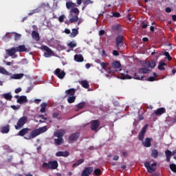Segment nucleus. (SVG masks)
<instances>
[{
  "instance_id": "64",
  "label": "nucleus",
  "mask_w": 176,
  "mask_h": 176,
  "mask_svg": "<svg viewBox=\"0 0 176 176\" xmlns=\"http://www.w3.org/2000/svg\"><path fill=\"white\" fill-rule=\"evenodd\" d=\"M104 34H105V30H100V31L99 32V35H100V36H102V35H104Z\"/></svg>"
},
{
  "instance_id": "37",
  "label": "nucleus",
  "mask_w": 176,
  "mask_h": 176,
  "mask_svg": "<svg viewBox=\"0 0 176 176\" xmlns=\"http://www.w3.org/2000/svg\"><path fill=\"white\" fill-rule=\"evenodd\" d=\"M54 141L55 145H61V144H64V139L63 138L54 139Z\"/></svg>"
},
{
  "instance_id": "46",
  "label": "nucleus",
  "mask_w": 176,
  "mask_h": 176,
  "mask_svg": "<svg viewBox=\"0 0 176 176\" xmlns=\"http://www.w3.org/2000/svg\"><path fill=\"white\" fill-rule=\"evenodd\" d=\"M94 173L95 175H96V176L101 175V169L96 168L94 170Z\"/></svg>"
},
{
  "instance_id": "23",
  "label": "nucleus",
  "mask_w": 176,
  "mask_h": 176,
  "mask_svg": "<svg viewBox=\"0 0 176 176\" xmlns=\"http://www.w3.org/2000/svg\"><path fill=\"white\" fill-rule=\"evenodd\" d=\"M75 93H76V89H74V88H71L69 89H67L65 91V94H67L65 96V97H67V96H75Z\"/></svg>"
},
{
  "instance_id": "42",
  "label": "nucleus",
  "mask_w": 176,
  "mask_h": 176,
  "mask_svg": "<svg viewBox=\"0 0 176 176\" xmlns=\"http://www.w3.org/2000/svg\"><path fill=\"white\" fill-rule=\"evenodd\" d=\"M85 105H86V102H81L80 103H78L77 105H76V108L78 109H82L85 107Z\"/></svg>"
},
{
  "instance_id": "20",
  "label": "nucleus",
  "mask_w": 176,
  "mask_h": 176,
  "mask_svg": "<svg viewBox=\"0 0 176 176\" xmlns=\"http://www.w3.org/2000/svg\"><path fill=\"white\" fill-rule=\"evenodd\" d=\"M74 61H76V63H83V61H85V58H83V56L80 54H76L74 56Z\"/></svg>"
},
{
  "instance_id": "25",
  "label": "nucleus",
  "mask_w": 176,
  "mask_h": 176,
  "mask_svg": "<svg viewBox=\"0 0 176 176\" xmlns=\"http://www.w3.org/2000/svg\"><path fill=\"white\" fill-rule=\"evenodd\" d=\"M32 38H33V39H35L36 42H38V41H40L41 39V37L39 36V33H38V32L35 30L32 32Z\"/></svg>"
},
{
  "instance_id": "17",
  "label": "nucleus",
  "mask_w": 176,
  "mask_h": 176,
  "mask_svg": "<svg viewBox=\"0 0 176 176\" xmlns=\"http://www.w3.org/2000/svg\"><path fill=\"white\" fill-rule=\"evenodd\" d=\"M151 138H146L145 140L142 142V144L145 148H151V146H152V144L151 143Z\"/></svg>"
},
{
  "instance_id": "58",
  "label": "nucleus",
  "mask_w": 176,
  "mask_h": 176,
  "mask_svg": "<svg viewBox=\"0 0 176 176\" xmlns=\"http://www.w3.org/2000/svg\"><path fill=\"white\" fill-rule=\"evenodd\" d=\"M147 27H148V24L145 23V22H142V28L145 30L146 29Z\"/></svg>"
},
{
  "instance_id": "54",
  "label": "nucleus",
  "mask_w": 176,
  "mask_h": 176,
  "mask_svg": "<svg viewBox=\"0 0 176 176\" xmlns=\"http://www.w3.org/2000/svg\"><path fill=\"white\" fill-rule=\"evenodd\" d=\"M146 129H147V126H146H146H144L142 128V131H140V133H142L143 134H145V133H146Z\"/></svg>"
},
{
  "instance_id": "16",
  "label": "nucleus",
  "mask_w": 176,
  "mask_h": 176,
  "mask_svg": "<svg viewBox=\"0 0 176 176\" xmlns=\"http://www.w3.org/2000/svg\"><path fill=\"white\" fill-rule=\"evenodd\" d=\"M144 167H146L148 173H155V171H156V168L151 167V164H149L148 162H144Z\"/></svg>"
},
{
  "instance_id": "59",
  "label": "nucleus",
  "mask_w": 176,
  "mask_h": 176,
  "mask_svg": "<svg viewBox=\"0 0 176 176\" xmlns=\"http://www.w3.org/2000/svg\"><path fill=\"white\" fill-rule=\"evenodd\" d=\"M11 108L12 109H14V111H16V110H17V109H19V107H17V106H16V105H12L11 106Z\"/></svg>"
},
{
  "instance_id": "44",
  "label": "nucleus",
  "mask_w": 176,
  "mask_h": 176,
  "mask_svg": "<svg viewBox=\"0 0 176 176\" xmlns=\"http://www.w3.org/2000/svg\"><path fill=\"white\" fill-rule=\"evenodd\" d=\"M93 3V1L91 0H85L83 2V5L85 7L87 6V5H91Z\"/></svg>"
},
{
  "instance_id": "9",
  "label": "nucleus",
  "mask_w": 176,
  "mask_h": 176,
  "mask_svg": "<svg viewBox=\"0 0 176 176\" xmlns=\"http://www.w3.org/2000/svg\"><path fill=\"white\" fill-rule=\"evenodd\" d=\"M54 75L57 76L59 79H64L65 77V72L61 71L60 69L58 68L54 72Z\"/></svg>"
},
{
  "instance_id": "31",
  "label": "nucleus",
  "mask_w": 176,
  "mask_h": 176,
  "mask_svg": "<svg viewBox=\"0 0 176 176\" xmlns=\"http://www.w3.org/2000/svg\"><path fill=\"white\" fill-rule=\"evenodd\" d=\"M76 6V4L74 3H72V1H67L66 3V8L67 9H74Z\"/></svg>"
},
{
  "instance_id": "40",
  "label": "nucleus",
  "mask_w": 176,
  "mask_h": 176,
  "mask_svg": "<svg viewBox=\"0 0 176 176\" xmlns=\"http://www.w3.org/2000/svg\"><path fill=\"white\" fill-rule=\"evenodd\" d=\"M54 137H56L57 138H63L64 137V133L60 131V132H54Z\"/></svg>"
},
{
  "instance_id": "18",
  "label": "nucleus",
  "mask_w": 176,
  "mask_h": 176,
  "mask_svg": "<svg viewBox=\"0 0 176 176\" xmlns=\"http://www.w3.org/2000/svg\"><path fill=\"white\" fill-rule=\"evenodd\" d=\"M18 104H25V102H28V99H27V96H21L19 98L16 100Z\"/></svg>"
},
{
  "instance_id": "2",
  "label": "nucleus",
  "mask_w": 176,
  "mask_h": 176,
  "mask_svg": "<svg viewBox=\"0 0 176 176\" xmlns=\"http://www.w3.org/2000/svg\"><path fill=\"white\" fill-rule=\"evenodd\" d=\"M45 131H47V128L45 126L36 129H34L31 131L30 135H29L28 137H24V138L25 140H32L36 137H38L39 134L45 133Z\"/></svg>"
},
{
  "instance_id": "10",
  "label": "nucleus",
  "mask_w": 176,
  "mask_h": 176,
  "mask_svg": "<svg viewBox=\"0 0 176 176\" xmlns=\"http://www.w3.org/2000/svg\"><path fill=\"white\" fill-rule=\"evenodd\" d=\"M43 50H45V52L44 53V56L46 58H49V57H52V56H54V52H53L52 51V49H50L49 47L47 46H43Z\"/></svg>"
},
{
  "instance_id": "47",
  "label": "nucleus",
  "mask_w": 176,
  "mask_h": 176,
  "mask_svg": "<svg viewBox=\"0 0 176 176\" xmlns=\"http://www.w3.org/2000/svg\"><path fill=\"white\" fill-rule=\"evenodd\" d=\"M144 137H145V133H142V132H140L139 138H138L140 141H144Z\"/></svg>"
},
{
  "instance_id": "38",
  "label": "nucleus",
  "mask_w": 176,
  "mask_h": 176,
  "mask_svg": "<svg viewBox=\"0 0 176 176\" xmlns=\"http://www.w3.org/2000/svg\"><path fill=\"white\" fill-rule=\"evenodd\" d=\"M72 33L70 34V38H75L78 34H79V31H78V29H72Z\"/></svg>"
},
{
  "instance_id": "63",
  "label": "nucleus",
  "mask_w": 176,
  "mask_h": 176,
  "mask_svg": "<svg viewBox=\"0 0 176 176\" xmlns=\"http://www.w3.org/2000/svg\"><path fill=\"white\" fill-rule=\"evenodd\" d=\"M113 160H114V161L119 160V155H114L113 157Z\"/></svg>"
},
{
  "instance_id": "27",
  "label": "nucleus",
  "mask_w": 176,
  "mask_h": 176,
  "mask_svg": "<svg viewBox=\"0 0 176 176\" xmlns=\"http://www.w3.org/2000/svg\"><path fill=\"white\" fill-rule=\"evenodd\" d=\"M0 74H2L3 75H6L7 76H11L12 73L8 72L6 69H5L3 67H0Z\"/></svg>"
},
{
  "instance_id": "56",
  "label": "nucleus",
  "mask_w": 176,
  "mask_h": 176,
  "mask_svg": "<svg viewBox=\"0 0 176 176\" xmlns=\"http://www.w3.org/2000/svg\"><path fill=\"white\" fill-rule=\"evenodd\" d=\"M58 113H53L52 118H54V119H57V118H58Z\"/></svg>"
},
{
  "instance_id": "1",
  "label": "nucleus",
  "mask_w": 176,
  "mask_h": 176,
  "mask_svg": "<svg viewBox=\"0 0 176 176\" xmlns=\"http://www.w3.org/2000/svg\"><path fill=\"white\" fill-rule=\"evenodd\" d=\"M133 78L137 80H148V82H155V80H156V78L154 76H151L146 78L145 76H144V75L138 76L137 73L133 74ZM133 78L131 76H129L127 74H122V79H132Z\"/></svg>"
},
{
  "instance_id": "28",
  "label": "nucleus",
  "mask_w": 176,
  "mask_h": 176,
  "mask_svg": "<svg viewBox=\"0 0 176 176\" xmlns=\"http://www.w3.org/2000/svg\"><path fill=\"white\" fill-rule=\"evenodd\" d=\"M24 76V74H15L11 76L10 79H22Z\"/></svg>"
},
{
  "instance_id": "3",
  "label": "nucleus",
  "mask_w": 176,
  "mask_h": 176,
  "mask_svg": "<svg viewBox=\"0 0 176 176\" xmlns=\"http://www.w3.org/2000/svg\"><path fill=\"white\" fill-rule=\"evenodd\" d=\"M28 122V117L23 116L20 118L16 122V124L14 125L15 130H21L24 127V125Z\"/></svg>"
},
{
  "instance_id": "43",
  "label": "nucleus",
  "mask_w": 176,
  "mask_h": 176,
  "mask_svg": "<svg viewBox=\"0 0 176 176\" xmlns=\"http://www.w3.org/2000/svg\"><path fill=\"white\" fill-rule=\"evenodd\" d=\"M169 168H170L171 171H173V173H176V164H170L169 165Z\"/></svg>"
},
{
  "instance_id": "22",
  "label": "nucleus",
  "mask_w": 176,
  "mask_h": 176,
  "mask_svg": "<svg viewBox=\"0 0 176 176\" xmlns=\"http://www.w3.org/2000/svg\"><path fill=\"white\" fill-rule=\"evenodd\" d=\"M78 15H72V16H69V23H78L79 20V17L78 16Z\"/></svg>"
},
{
  "instance_id": "61",
  "label": "nucleus",
  "mask_w": 176,
  "mask_h": 176,
  "mask_svg": "<svg viewBox=\"0 0 176 176\" xmlns=\"http://www.w3.org/2000/svg\"><path fill=\"white\" fill-rule=\"evenodd\" d=\"M165 12H166V13H171V8H170V7H167L165 9Z\"/></svg>"
},
{
  "instance_id": "6",
  "label": "nucleus",
  "mask_w": 176,
  "mask_h": 176,
  "mask_svg": "<svg viewBox=\"0 0 176 176\" xmlns=\"http://www.w3.org/2000/svg\"><path fill=\"white\" fill-rule=\"evenodd\" d=\"M91 126L90 129L92 131H95V133H97L98 131V128L100 127V120H93L91 121Z\"/></svg>"
},
{
  "instance_id": "49",
  "label": "nucleus",
  "mask_w": 176,
  "mask_h": 176,
  "mask_svg": "<svg viewBox=\"0 0 176 176\" xmlns=\"http://www.w3.org/2000/svg\"><path fill=\"white\" fill-rule=\"evenodd\" d=\"M165 155L166 157H171L173 156V153L170 150H166L165 151Z\"/></svg>"
},
{
  "instance_id": "52",
  "label": "nucleus",
  "mask_w": 176,
  "mask_h": 176,
  "mask_svg": "<svg viewBox=\"0 0 176 176\" xmlns=\"http://www.w3.org/2000/svg\"><path fill=\"white\" fill-rule=\"evenodd\" d=\"M111 29L113 31H118V30H119V25H113Z\"/></svg>"
},
{
  "instance_id": "36",
  "label": "nucleus",
  "mask_w": 176,
  "mask_h": 176,
  "mask_svg": "<svg viewBox=\"0 0 176 176\" xmlns=\"http://www.w3.org/2000/svg\"><path fill=\"white\" fill-rule=\"evenodd\" d=\"M41 110L40 112H41V113H45L46 112V107H47V104H46L45 102H43L41 104Z\"/></svg>"
},
{
  "instance_id": "14",
  "label": "nucleus",
  "mask_w": 176,
  "mask_h": 176,
  "mask_svg": "<svg viewBox=\"0 0 176 176\" xmlns=\"http://www.w3.org/2000/svg\"><path fill=\"white\" fill-rule=\"evenodd\" d=\"M56 156H57V157H68V156H69V152L68 151H58L56 153Z\"/></svg>"
},
{
  "instance_id": "4",
  "label": "nucleus",
  "mask_w": 176,
  "mask_h": 176,
  "mask_svg": "<svg viewBox=\"0 0 176 176\" xmlns=\"http://www.w3.org/2000/svg\"><path fill=\"white\" fill-rule=\"evenodd\" d=\"M43 167L44 168H50V170H56L58 167V162L56 160L50 161L48 163L44 162Z\"/></svg>"
},
{
  "instance_id": "12",
  "label": "nucleus",
  "mask_w": 176,
  "mask_h": 176,
  "mask_svg": "<svg viewBox=\"0 0 176 176\" xmlns=\"http://www.w3.org/2000/svg\"><path fill=\"white\" fill-rule=\"evenodd\" d=\"M91 173H93V167H87L82 170L81 176H89Z\"/></svg>"
},
{
  "instance_id": "30",
  "label": "nucleus",
  "mask_w": 176,
  "mask_h": 176,
  "mask_svg": "<svg viewBox=\"0 0 176 176\" xmlns=\"http://www.w3.org/2000/svg\"><path fill=\"white\" fill-rule=\"evenodd\" d=\"M16 52H27V47H25V45H19L16 47Z\"/></svg>"
},
{
  "instance_id": "5",
  "label": "nucleus",
  "mask_w": 176,
  "mask_h": 176,
  "mask_svg": "<svg viewBox=\"0 0 176 176\" xmlns=\"http://www.w3.org/2000/svg\"><path fill=\"white\" fill-rule=\"evenodd\" d=\"M120 67H122L120 62L118 60L113 62L111 63V67L109 68V74H111V72H112L113 74H115V72H118V69L120 68Z\"/></svg>"
},
{
  "instance_id": "7",
  "label": "nucleus",
  "mask_w": 176,
  "mask_h": 176,
  "mask_svg": "<svg viewBox=\"0 0 176 176\" xmlns=\"http://www.w3.org/2000/svg\"><path fill=\"white\" fill-rule=\"evenodd\" d=\"M80 137V133L76 132L74 133H72L69 138H68V142L70 144H74V142H76V141L78 140V139Z\"/></svg>"
},
{
  "instance_id": "45",
  "label": "nucleus",
  "mask_w": 176,
  "mask_h": 176,
  "mask_svg": "<svg viewBox=\"0 0 176 176\" xmlns=\"http://www.w3.org/2000/svg\"><path fill=\"white\" fill-rule=\"evenodd\" d=\"M164 56H165L166 58H168V61H171V56H170V53L165 52Z\"/></svg>"
},
{
  "instance_id": "19",
  "label": "nucleus",
  "mask_w": 176,
  "mask_h": 176,
  "mask_svg": "<svg viewBox=\"0 0 176 176\" xmlns=\"http://www.w3.org/2000/svg\"><path fill=\"white\" fill-rule=\"evenodd\" d=\"M7 54L10 56V57H13L14 54L17 52L16 50L15 47H12L11 49H8L6 50Z\"/></svg>"
},
{
  "instance_id": "50",
  "label": "nucleus",
  "mask_w": 176,
  "mask_h": 176,
  "mask_svg": "<svg viewBox=\"0 0 176 176\" xmlns=\"http://www.w3.org/2000/svg\"><path fill=\"white\" fill-rule=\"evenodd\" d=\"M20 38H21V34L19 33H15V36H14L15 41H19Z\"/></svg>"
},
{
  "instance_id": "48",
  "label": "nucleus",
  "mask_w": 176,
  "mask_h": 176,
  "mask_svg": "<svg viewBox=\"0 0 176 176\" xmlns=\"http://www.w3.org/2000/svg\"><path fill=\"white\" fill-rule=\"evenodd\" d=\"M67 46H69V47H71L72 49H74V47H76V43H74V42H70L68 43Z\"/></svg>"
},
{
  "instance_id": "57",
  "label": "nucleus",
  "mask_w": 176,
  "mask_h": 176,
  "mask_svg": "<svg viewBox=\"0 0 176 176\" xmlns=\"http://www.w3.org/2000/svg\"><path fill=\"white\" fill-rule=\"evenodd\" d=\"M21 91V88H16V89H15V91H14V93L16 94H19V93H20Z\"/></svg>"
},
{
  "instance_id": "8",
  "label": "nucleus",
  "mask_w": 176,
  "mask_h": 176,
  "mask_svg": "<svg viewBox=\"0 0 176 176\" xmlns=\"http://www.w3.org/2000/svg\"><path fill=\"white\" fill-rule=\"evenodd\" d=\"M116 45L118 47V49L120 47H123V36L122 35H119L116 37Z\"/></svg>"
},
{
  "instance_id": "35",
  "label": "nucleus",
  "mask_w": 176,
  "mask_h": 176,
  "mask_svg": "<svg viewBox=\"0 0 176 176\" xmlns=\"http://www.w3.org/2000/svg\"><path fill=\"white\" fill-rule=\"evenodd\" d=\"M151 156L154 159H157V157L159 156V152L156 149H153L151 152Z\"/></svg>"
},
{
  "instance_id": "13",
  "label": "nucleus",
  "mask_w": 176,
  "mask_h": 176,
  "mask_svg": "<svg viewBox=\"0 0 176 176\" xmlns=\"http://www.w3.org/2000/svg\"><path fill=\"white\" fill-rule=\"evenodd\" d=\"M154 113L155 115H156V116H162L163 113H166V108L164 107L158 108L154 111Z\"/></svg>"
},
{
  "instance_id": "55",
  "label": "nucleus",
  "mask_w": 176,
  "mask_h": 176,
  "mask_svg": "<svg viewBox=\"0 0 176 176\" xmlns=\"http://www.w3.org/2000/svg\"><path fill=\"white\" fill-rule=\"evenodd\" d=\"M120 16V13H119V12H113V17L118 18Z\"/></svg>"
},
{
  "instance_id": "24",
  "label": "nucleus",
  "mask_w": 176,
  "mask_h": 176,
  "mask_svg": "<svg viewBox=\"0 0 176 176\" xmlns=\"http://www.w3.org/2000/svg\"><path fill=\"white\" fill-rule=\"evenodd\" d=\"M74 13V15L76 16H79V9H78L77 8H73L71 9L70 12H69V16H73Z\"/></svg>"
},
{
  "instance_id": "39",
  "label": "nucleus",
  "mask_w": 176,
  "mask_h": 176,
  "mask_svg": "<svg viewBox=\"0 0 176 176\" xmlns=\"http://www.w3.org/2000/svg\"><path fill=\"white\" fill-rule=\"evenodd\" d=\"M9 127H10L9 125H7L6 126H3L1 128V133H3V134L9 133V131H10V128Z\"/></svg>"
},
{
  "instance_id": "41",
  "label": "nucleus",
  "mask_w": 176,
  "mask_h": 176,
  "mask_svg": "<svg viewBox=\"0 0 176 176\" xmlns=\"http://www.w3.org/2000/svg\"><path fill=\"white\" fill-rule=\"evenodd\" d=\"M148 68H155L156 67V62L155 60H151L148 63Z\"/></svg>"
},
{
  "instance_id": "34",
  "label": "nucleus",
  "mask_w": 176,
  "mask_h": 176,
  "mask_svg": "<svg viewBox=\"0 0 176 176\" xmlns=\"http://www.w3.org/2000/svg\"><path fill=\"white\" fill-rule=\"evenodd\" d=\"M164 65H167V64H166V63L163 61H160L159 65H158V69H160V71H164L165 69Z\"/></svg>"
},
{
  "instance_id": "21",
  "label": "nucleus",
  "mask_w": 176,
  "mask_h": 176,
  "mask_svg": "<svg viewBox=\"0 0 176 176\" xmlns=\"http://www.w3.org/2000/svg\"><path fill=\"white\" fill-rule=\"evenodd\" d=\"M136 74L139 76H141V75H142L144 74H149V69H146V68H140L138 69V73H136Z\"/></svg>"
},
{
  "instance_id": "15",
  "label": "nucleus",
  "mask_w": 176,
  "mask_h": 176,
  "mask_svg": "<svg viewBox=\"0 0 176 176\" xmlns=\"http://www.w3.org/2000/svg\"><path fill=\"white\" fill-rule=\"evenodd\" d=\"M28 131H31V129L28 128H23L19 131L17 135H19V137H24L25 134H28Z\"/></svg>"
},
{
  "instance_id": "62",
  "label": "nucleus",
  "mask_w": 176,
  "mask_h": 176,
  "mask_svg": "<svg viewBox=\"0 0 176 176\" xmlns=\"http://www.w3.org/2000/svg\"><path fill=\"white\" fill-rule=\"evenodd\" d=\"M113 56H119V52H118L117 50H113Z\"/></svg>"
},
{
  "instance_id": "32",
  "label": "nucleus",
  "mask_w": 176,
  "mask_h": 176,
  "mask_svg": "<svg viewBox=\"0 0 176 176\" xmlns=\"http://www.w3.org/2000/svg\"><path fill=\"white\" fill-rule=\"evenodd\" d=\"M100 65H101L102 69H104V71H107L108 72V74H109V69H108V70L107 69V67H108V65H109V63L100 62Z\"/></svg>"
},
{
  "instance_id": "11",
  "label": "nucleus",
  "mask_w": 176,
  "mask_h": 176,
  "mask_svg": "<svg viewBox=\"0 0 176 176\" xmlns=\"http://www.w3.org/2000/svg\"><path fill=\"white\" fill-rule=\"evenodd\" d=\"M45 6H46V3H41L37 8L31 10L30 13H28V16H32V14H35V13H39V12H41V9H43Z\"/></svg>"
},
{
  "instance_id": "33",
  "label": "nucleus",
  "mask_w": 176,
  "mask_h": 176,
  "mask_svg": "<svg viewBox=\"0 0 176 176\" xmlns=\"http://www.w3.org/2000/svg\"><path fill=\"white\" fill-rule=\"evenodd\" d=\"M76 100V96H75V95L67 97V102H69V104H72L75 102Z\"/></svg>"
},
{
  "instance_id": "60",
  "label": "nucleus",
  "mask_w": 176,
  "mask_h": 176,
  "mask_svg": "<svg viewBox=\"0 0 176 176\" xmlns=\"http://www.w3.org/2000/svg\"><path fill=\"white\" fill-rule=\"evenodd\" d=\"M64 32L69 35V34H71V30L68 28H65Z\"/></svg>"
},
{
  "instance_id": "53",
  "label": "nucleus",
  "mask_w": 176,
  "mask_h": 176,
  "mask_svg": "<svg viewBox=\"0 0 176 176\" xmlns=\"http://www.w3.org/2000/svg\"><path fill=\"white\" fill-rule=\"evenodd\" d=\"M85 162V160L84 159H80L77 161V164L79 166L80 164H82V163Z\"/></svg>"
},
{
  "instance_id": "29",
  "label": "nucleus",
  "mask_w": 176,
  "mask_h": 176,
  "mask_svg": "<svg viewBox=\"0 0 176 176\" xmlns=\"http://www.w3.org/2000/svg\"><path fill=\"white\" fill-rule=\"evenodd\" d=\"M80 83L84 89H89V87H90V85L86 80H81Z\"/></svg>"
},
{
  "instance_id": "51",
  "label": "nucleus",
  "mask_w": 176,
  "mask_h": 176,
  "mask_svg": "<svg viewBox=\"0 0 176 176\" xmlns=\"http://www.w3.org/2000/svg\"><path fill=\"white\" fill-rule=\"evenodd\" d=\"M65 19V15L63 14L61 16H59L58 18V21L60 23H63L64 21V19Z\"/></svg>"
},
{
  "instance_id": "26",
  "label": "nucleus",
  "mask_w": 176,
  "mask_h": 176,
  "mask_svg": "<svg viewBox=\"0 0 176 176\" xmlns=\"http://www.w3.org/2000/svg\"><path fill=\"white\" fill-rule=\"evenodd\" d=\"M2 97L5 98V100H7V101H12V98H13L12 93L10 92L3 94Z\"/></svg>"
}]
</instances>
